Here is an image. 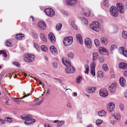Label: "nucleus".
Returning a JSON list of instances; mask_svg holds the SVG:
<instances>
[{
    "label": "nucleus",
    "instance_id": "63",
    "mask_svg": "<svg viewBox=\"0 0 127 127\" xmlns=\"http://www.w3.org/2000/svg\"><path fill=\"white\" fill-rule=\"evenodd\" d=\"M39 83L40 85H42L43 86H44V84L42 82H41L40 80V81H39Z\"/></svg>",
    "mask_w": 127,
    "mask_h": 127
},
{
    "label": "nucleus",
    "instance_id": "56",
    "mask_svg": "<svg viewBox=\"0 0 127 127\" xmlns=\"http://www.w3.org/2000/svg\"><path fill=\"white\" fill-rule=\"evenodd\" d=\"M53 65L54 67H56L57 66V64L55 62H54L53 63Z\"/></svg>",
    "mask_w": 127,
    "mask_h": 127
},
{
    "label": "nucleus",
    "instance_id": "3",
    "mask_svg": "<svg viewBox=\"0 0 127 127\" xmlns=\"http://www.w3.org/2000/svg\"><path fill=\"white\" fill-rule=\"evenodd\" d=\"M44 11L46 14L49 17H53L55 14L54 11L50 8L45 9Z\"/></svg>",
    "mask_w": 127,
    "mask_h": 127
},
{
    "label": "nucleus",
    "instance_id": "42",
    "mask_svg": "<svg viewBox=\"0 0 127 127\" xmlns=\"http://www.w3.org/2000/svg\"><path fill=\"white\" fill-rule=\"evenodd\" d=\"M62 27V25L61 24H57L56 26V29L58 31L60 30Z\"/></svg>",
    "mask_w": 127,
    "mask_h": 127
},
{
    "label": "nucleus",
    "instance_id": "47",
    "mask_svg": "<svg viewBox=\"0 0 127 127\" xmlns=\"http://www.w3.org/2000/svg\"><path fill=\"white\" fill-rule=\"evenodd\" d=\"M71 25L73 27L74 29L75 30H76L77 29V27L76 25L74 24V21H72L71 23Z\"/></svg>",
    "mask_w": 127,
    "mask_h": 127
},
{
    "label": "nucleus",
    "instance_id": "24",
    "mask_svg": "<svg viewBox=\"0 0 127 127\" xmlns=\"http://www.w3.org/2000/svg\"><path fill=\"white\" fill-rule=\"evenodd\" d=\"M35 121V119L27 120L25 121L24 123L26 125H29L32 124V123L34 122Z\"/></svg>",
    "mask_w": 127,
    "mask_h": 127
},
{
    "label": "nucleus",
    "instance_id": "37",
    "mask_svg": "<svg viewBox=\"0 0 127 127\" xmlns=\"http://www.w3.org/2000/svg\"><path fill=\"white\" fill-rule=\"evenodd\" d=\"M41 50L44 52H47L48 51L47 48L44 45H42L41 47Z\"/></svg>",
    "mask_w": 127,
    "mask_h": 127
},
{
    "label": "nucleus",
    "instance_id": "40",
    "mask_svg": "<svg viewBox=\"0 0 127 127\" xmlns=\"http://www.w3.org/2000/svg\"><path fill=\"white\" fill-rule=\"evenodd\" d=\"M81 19L82 20V22L84 24L87 25L88 24V20L86 19L83 17H81Z\"/></svg>",
    "mask_w": 127,
    "mask_h": 127
},
{
    "label": "nucleus",
    "instance_id": "15",
    "mask_svg": "<svg viewBox=\"0 0 127 127\" xmlns=\"http://www.w3.org/2000/svg\"><path fill=\"white\" fill-rule=\"evenodd\" d=\"M49 39L50 41L53 43H54L56 41V39L55 37L52 33H50L48 34V36Z\"/></svg>",
    "mask_w": 127,
    "mask_h": 127
},
{
    "label": "nucleus",
    "instance_id": "38",
    "mask_svg": "<svg viewBox=\"0 0 127 127\" xmlns=\"http://www.w3.org/2000/svg\"><path fill=\"white\" fill-rule=\"evenodd\" d=\"M103 5L106 7H108L109 6V5L108 3V0H104Z\"/></svg>",
    "mask_w": 127,
    "mask_h": 127
},
{
    "label": "nucleus",
    "instance_id": "13",
    "mask_svg": "<svg viewBox=\"0 0 127 127\" xmlns=\"http://www.w3.org/2000/svg\"><path fill=\"white\" fill-rule=\"evenodd\" d=\"M115 104L113 102H110L107 106V109L110 112L112 111L114 109Z\"/></svg>",
    "mask_w": 127,
    "mask_h": 127
},
{
    "label": "nucleus",
    "instance_id": "23",
    "mask_svg": "<svg viewBox=\"0 0 127 127\" xmlns=\"http://www.w3.org/2000/svg\"><path fill=\"white\" fill-rule=\"evenodd\" d=\"M95 87H89L87 89V92L90 93H93L95 92Z\"/></svg>",
    "mask_w": 127,
    "mask_h": 127
},
{
    "label": "nucleus",
    "instance_id": "19",
    "mask_svg": "<svg viewBox=\"0 0 127 127\" xmlns=\"http://www.w3.org/2000/svg\"><path fill=\"white\" fill-rule=\"evenodd\" d=\"M119 68L125 69H127V64L125 63L122 62L119 65Z\"/></svg>",
    "mask_w": 127,
    "mask_h": 127
},
{
    "label": "nucleus",
    "instance_id": "31",
    "mask_svg": "<svg viewBox=\"0 0 127 127\" xmlns=\"http://www.w3.org/2000/svg\"><path fill=\"white\" fill-rule=\"evenodd\" d=\"M24 34H17L16 36V38L18 39H21L22 38L24 37Z\"/></svg>",
    "mask_w": 127,
    "mask_h": 127
},
{
    "label": "nucleus",
    "instance_id": "10",
    "mask_svg": "<svg viewBox=\"0 0 127 127\" xmlns=\"http://www.w3.org/2000/svg\"><path fill=\"white\" fill-rule=\"evenodd\" d=\"M65 70L67 73L70 74L73 73L75 71L74 68L71 65L66 67L65 68Z\"/></svg>",
    "mask_w": 127,
    "mask_h": 127
},
{
    "label": "nucleus",
    "instance_id": "16",
    "mask_svg": "<svg viewBox=\"0 0 127 127\" xmlns=\"http://www.w3.org/2000/svg\"><path fill=\"white\" fill-rule=\"evenodd\" d=\"M21 117V119L24 120H30L32 119V116L29 115H22Z\"/></svg>",
    "mask_w": 127,
    "mask_h": 127
},
{
    "label": "nucleus",
    "instance_id": "6",
    "mask_svg": "<svg viewBox=\"0 0 127 127\" xmlns=\"http://www.w3.org/2000/svg\"><path fill=\"white\" fill-rule=\"evenodd\" d=\"M85 43L87 47L89 49L91 48L92 47L91 41L89 38H86L85 40Z\"/></svg>",
    "mask_w": 127,
    "mask_h": 127
},
{
    "label": "nucleus",
    "instance_id": "44",
    "mask_svg": "<svg viewBox=\"0 0 127 127\" xmlns=\"http://www.w3.org/2000/svg\"><path fill=\"white\" fill-rule=\"evenodd\" d=\"M82 80V78L81 76H79L76 79V82L77 83H80Z\"/></svg>",
    "mask_w": 127,
    "mask_h": 127
},
{
    "label": "nucleus",
    "instance_id": "59",
    "mask_svg": "<svg viewBox=\"0 0 127 127\" xmlns=\"http://www.w3.org/2000/svg\"><path fill=\"white\" fill-rule=\"evenodd\" d=\"M42 101H40L39 102H38L36 103L35 105H38L42 103Z\"/></svg>",
    "mask_w": 127,
    "mask_h": 127
},
{
    "label": "nucleus",
    "instance_id": "1",
    "mask_svg": "<svg viewBox=\"0 0 127 127\" xmlns=\"http://www.w3.org/2000/svg\"><path fill=\"white\" fill-rule=\"evenodd\" d=\"M73 42V38L71 36L66 37L63 40V44L65 46H68L71 45Z\"/></svg>",
    "mask_w": 127,
    "mask_h": 127
},
{
    "label": "nucleus",
    "instance_id": "60",
    "mask_svg": "<svg viewBox=\"0 0 127 127\" xmlns=\"http://www.w3.org/2000/svg\"><path fill=\"white\" fill-rule=\"evenodd\" d=\"M90 11L87 13H84L85 15L86 16H89L90 15Z\"/></svg>",
    "mask_w": 127,
    "mask_h": 127
},
{
    "label": "nucleus",
    "instance_id": "8",
    "mask_svg": "<svg viewBox=\"0 0 127 127\" xmlns=\"http://www.w3.org/2000/svg\"><path fill=\"white\" fill-rule=\"evenodd\" d=\"M116 85L115 83L112 84L109 87V91L111 93H114L116 90Z\"/></svg>",
    "mask_w": 127,
    "mask_h": 127
},
{
    "label": "nucleus",
    "instance_id": "49",
    "mask_svg": "<svg viewBox=\"0 0 127 127\" xmlns=\"http://www.w3.org/2000/svg\"><path fill=\"white\" fill-rule=\"evenodd\" d=\"M95 62H93V63L91 65L90 68L92 69H95Z\"/></svg>",
    "mask_w": 127,
    "mask_h": 127
},
{
    "label": "nucleus",
    "instance_id": "62",
    "mask_svg": "<svg viewBox=\"0 0 127 127\" xmlns=\"http://www.w3.org/2000/svg\"><path fill=\"white\" fill-rule=\"evenodd\" d=\"M14 100L17 101H20V100L18 98H14Z\"/></svg>",
    "mask_w": 127,
    "mask_h": 127
},
{
    "label": "nucleus",
    "instance_id": "57",
    "mask_svg": "<svg viewBox=\"0 0 127 127\" xmlns=\"http://www.w3.org/2000/svg\"><path fill=\"white\" fill-rule=\"evenodd\" d=\"M99 62L100 63H103L104 61V58L103 57H101L99 59Z\"/></svg>",
    "mask_w": 127,
    "mask_h": 127
},
{
    "label": "nucleus",
    "instance_id": "20",
    "mask_svg": "<svg viewBox=\"0 0 127 127\" xmlns=\"http://www.w3.org/2000/svg\"><path fill=\"white\" fill-rule=\"evenodd\" d=\"M66 1L68 4L71 5H75L77 3L76 0H66Z\"/></svg>",
    "mask_w": 127,
    "mask_h": 127
},
{
    "label": "nucleus",
    "instance_id": "36",
    "mask_svg": "<svg viewBox=\"0 0 127 127\" xmlns=\"http://www.w3.org/2000/svg\"><path fill=\"white\" fill-rule=\"evenodd\" d=\"M64 122L63 121H59L57 123V127H61L63 124H64Z\"/></svg>",
    "mask_w": 127,
    "mask_h": 127
},
{
    "label": "nucleus",
    "instance_id": "33",
    "mask_svg": "<svg viewBox=\"0 0 127 127\" xmlns=\"http://www.w3.org/2000/svg\"><path fill=\"white\" fill-rule=\"evenodd\" d=\"M123 37L126 39L127 38V31H123L122 33Z\"/></svg>",
    "mask_w": 127,
    "mask_h": 127
},
{
    "label": "nucleus",
    "instance_id": "14",
    "mask_svg": "<svg viewBox=\"0 0 127 127\" xmlns=\"http://www.w3.org/2000/svg\"><path fill=\"white\" fill-rule=\"evenodd\" d=\"M119 51L120 53H122L125 56L127 57V51L124 47H120Z\"/></svg>",
    "mask_w": 127,
    "mask_h": 127
},
{
    "label": "nucleus",
    "instance_id": "11",
    "mask_svg": "<svg viewBox=\"0 0 127 127\" xmlns=\"http://www.w3.org/2000/svg\"><path fill=\"white\" fill-rule=\"evenodd\" d=\"M62 62L63 64L66 67H68L71 66V63L69 60H67L64 58H62Z\"/></svg>",
    "mask_w": 127,
    "mask_h": 127
},
{
    "label": "nucleus",
    "instance_id": "32",
    "mask_svg": "<svg viewBox=\"0 0 127 127\" xmlns=\"http://www.w3.org/2000/svg\"><path fill=\"white\" fill-rule=\"evenodd\" d=\"M74 56V53L71 52H69L67 54L68 57L70 59H72Z\"/></svg>",
    "mask_w": 127,
    "mask_h": 127
},
{
    "label": "nucleus",
    "instance_id": "22",
    "mask_svg": "<svg viewBox=\"0 0 127 127\" xmlns=\"http://www.w3.org/2000/svg\"><path fill=\"white\" fill-rule=\"evenodd\" d=\"M76 38L77 40L81 44L83 43V40L81 35L80 34H77L76 35Z\"/></svg>",
    "mask_w": 127,
    "mask_h": 127
},
{
    "label": "nucleus",
    "instance_id": "46",
    "mask_svg": "<svg viewBox=\"0 0 127 127\" xmlns=\"http://www.w3.org/2000/svg\"><path fill=\"white\" fill-rule=\"evenodd\" d=\"M102 121L101 120H97L96 122V123L97 126H99L102 122Z\"/></svg>",
    "mask_w": 127,
    "mask_h": 127
},
{
    "label": "nucleus",
    "instance_id": "27",
    "mask_svg": "<svg viewBox=\"0 0 127 127\" xmlns=\"http://www.w3.org/2000/svg\"><path fill=\"white\" fill-rule=\"evenodd\" d=\"M98 53L96 52H94L93 53V61H95L98 58Z\"/></svg>",
    "mask_w": 127,
    "mask_h": 127
},
{
    "label": "nucleus",
    "instance_id": "34",
    "mask_svg": "<svg viewBox=\"0 0 127 127\" xmlns=\"http://www.w3.org/2000/svg\"><path fill=\"white\" fill-rule=\"evenodd\" d=\"M33 46L39 52L40 51V48L39 46L37 43H34L33 44Z\"/></svg>",
    "mask_w": 127,
    "mask_h": 127
},
{
    "label": "nucleus",
    "instance_id": "25",
    "mask_svg": "<svg viewBox=\"0 0 127 127\" xmlns=\"http://www.w3.org/2000/svg\"><path fill=\"white\" fill-rule=\"evenodd\" d=\"M101 41L102 43L106 45L108 42V39L105 37H102L101 38Z\"/></svg>",
    "mask_w": 127,
    "mask_h": 127
},
{
    "label": "nucleus",
    "instance_id": "41",
    "mask_svg": "<svg viewBox=\"0 0 127 127\" xmlns=\"http://www.w3.org/2000/svg\"><path fill=\"white\" fill-rule=\"evenodd\" d=\"M98 76L99 77L102 78L103 77V72L101 71H99L98 72Z\"/></svg>",
    "mask_w": 127,
    "mask_h": 127
},
{
    "label": "nucleus",
    "instance_id": "4",
    "mask_svg": "<svg viewBox=\"0 0 127 127\" xmlns=\"http://www.w3.org/2000/svg\"><path fill=\"white\" fill-rule=\"evenodd\" d=\"M117 9L114 6H112L110 8V12L111 15L113 16L116 17L118 16Z\"/></svg>",
    "mask_w": 127,
    "mask_h": 127
},
{
    "label": "nucleus",
    "instance_id": "61",
    "mask_svg": "<svg viewBox=\"0 0 127 127\" xmlns=\"http://www.w3.org/2000/svg\"><path fill=\"white\" fill-rule=\"evenodd\" d=\"M31 95V94H28L27 95H25L24 96L22 97L21 98H20V99L24 98L25 97H26L30 95Z\"/></svg>",
    "mask_w": 127,
    "mask_h": 127
},
{
    "label": "nucleus",
    "instance_id": "12",
    "mask_svg": "<svg viewBox=\"0 0 127 127\" xmlns=\"http://www.w3.org/2000/svg\"><path fill=\"white\" fill-rule=\"evenodd\" d=\"M99 95L102 97H105L108 95L107 91L105 89H101L99 91Z\"/></svg>",
    "mask_w": 127,
    "mask_h": 127
},
{
    "label": "nucleus",
    "instance_id": "35",
    "mask_svg": "<svg viewBox=\"0 0 127 127\" xmlns=\"http://www.w3.org/2000/svg\"><path fill=\"white\" fill-rule=\"evenodd\" d=\"M85 71H84V73L86 74H88V73L89 71V66L87 64H86L85 65Z\"/></svg>",
    "mask_w": 127,
    "mask_h": 127
},
{
    "label": "nucleus",
    "instance_id": "43",
    "mask_svg": "<svg viewBox=\"0 0 127 127\" xmlns=\"http://www.w3.org/2000/svg\"><path fill=\"white\" fill-rule=\"evenodd\" d=\"M90 73L93 77L95 76V69L91 68Z\"/></svg>",
    "mask_w": 127,
    "mask_h": 127
},
{
    "label": "nucleus",
    "instance_id": "2",
    "mask_svg": "<svg viewBox=\"0 0 127 127\" xmlns=\"http://www.w3.org/2000/svg\"><path fill=\"white\" fill-rule=\"evenodd\" d=\"M90 27L92 29L95 31L98 32L99 31V24L96 21L93 22L90 25Z\"/></svg>",
    "mask_w": 127,
    "mask_h": 127
},
{
    "label": "nucleus",
    "instance_id": "48",
    "mask_svg": "<svg viewBox=\"0 0 127 127\" xmlns=\"http://www.w3.org/2000/svg\"><path fill=\"white\" fill-rule=\"evenodd\" d=\"M6 45L8 46H10L11 45V43L10 41L7 40L6 43Z\"/></svg>",
    "mask_w": 127,
    "mask_h": 127
},
{
    "label": "nucleus",
    "instance_id": "26",
    "mask_svg": "<svg viewBox=\"0 0 127 127\" xmlns=\"http://www.w3.org/2000/svg\"><path fill=\"white\" fill-rule=\"evenodd\" d=\"M40 38L44 42H46V38L45 37V35L44 34L42 33H41L40 34Z\"/></svg>",
    "mask_w": 127,
    "mask_h": 127
},
{
    "label": "nucleus",
    "instance_id": "17",
    "mask_svg": "<svg viewBox=\"0 0 127 127\" xmlns=\"http://www.w3.org/2000/svg\"><path fill=\"white\" fill-rule=\"evenodd\" d=\"M50 50L51 53L54 55H56L58 54V52L56 48L53 46L50 47Z\"/></svg>",
    "mask_w": 127,
    "mask_h": 127
},
{
    "label": "nucleus",
    "instance_id": "30",
    "mask_svg": "<svg viewBox=\"0 0 127 127\" xmlns=\"http://www.w3.org/2000/svg\"><path fill=\"white\" fill-rule=\"evenodd\" d=\"M113 115L114 118L117 120H120L121 117L119 114L118 113H116Z\"/></svg>",
    "mask_w": 127,
    "mask_h": 127
},
{
    "label": "nucleus",
    "instance_id": "9",
    "mask_svg": "<svg viewBox=\"0 0 127 127\" xmlns=\"http://www.w3.org/2000/svg\"><path fill=\"white\" fill-rule=\"evenodd\" d=\"M99 50L100 54L103 55H106L108 53L107 50L104 47H100L99 49Z\"/></svg>",
    "mask_w": 127,
    "mask_h": 127
},
{
    "label": "nucleus",
    "instance_id": "29",
    "mask_svg": "<svg viewBox=\"0 0 127 127\" xmlns=\"http://www.w3.org/2000/svg\"><path fill=\"white\" fill-rule=\"evenodd\" d=\"M117 48L116 45H112L110 47L111 53L112 54L113 53V51Z\"/></svg>",
    "mask_w": 127,
    "mask_h": 127
},
{
    "label": "nucleus",
    "instance_id": "51",
    "mask_svg": "<svg viewBox=\"0 0 127 127\" xmlns=\"http://www.w3.org/2000/svg\"><path fill=\"white\" fill-rule=\"evenodd\" d=\"M13 64L17 67H19L20 66V65L18 62H13Z\"/></svg>",
    "mask_w": 127,
    "mask_h": 127
},
{
    "label": "nucleus",
    "instance_id": "52",
    "mask_svg": "<svg viewBox=\"0 0 127 127\" xmlns=\"http://www.w3.org/2000/svg\"><path fill=\"white\" fill-rule=\"evenodd\" d=\"M66 105L67 107L69 108H72V106L71 104L69 102H68L67 103Z\"/></svg>",
    "mask_w": 127,
    "mask_h": 127
},
{
    "label": "nucleus",
    "instance_id": "58",
    "mask_svg": "<svg viewBox=\"0 0 127 127\" xmlns=\"http://www.w3.org/2000/svg\"><path fill=\"white\" fill-rule=\"evenodd\" d=\"M6 119H7V121L9 122H10L12 121V119L8 117L6 118Z\"/></svg>",
    "mask_w": 127,
    "mask_h": 127
},
{
    "label": "nucleus",
    "instance_id": "18",
    "mask_svg": "<svg viewBox=\"0 0 127 127\" xmlns=\"http://www.w3.org/2000/svg\"><path fill=\"white\" fill-rule=\"evenodd\" d=\"M38 25L39 27L41 30L44 29L46 28L45 24L42 21H39L38 23Z\"/></svg>",
    "mask_w": 127,
    "mask_h": 127
},
{
    "label": "nucleus",
    "instance_id": "64",
    "mask_svg": "<svg viewBox=\"0 0 127 127\" xmlns=\"http://www.w3.org/2000/svg\"><path fill=\"white\" fill-rule=\"evenodd\" d=\"M124 73L125 76H127V71H125Z\"/></svg>",
    "mask_w": 127,
    "mask_h": 127
},
{
    "label": "nucleus",
    "instance_id": "5",
    "mask_svg": "<svg viewBox=\"0 0 127 127\" xmlns=\"http://www.w3.org/2000/svg\"><path fill=\"white\" fill-rule=\"evenodd\" d=\"M34 58L35 56L34 55L28 54L26 55L24 58V60L27 62H31L34 61Z\"/></svg>",
    "mask_w": 127,
    "mask_h": 127
},
{
    "label": "nucleus",
    "instance_id": "53",
    "mask_svg": "<svg viewBox=\"0 0 127 127\" xmlns=\"http://www.w3.org/2000/svg\"><path fill=\"white\" fill-rule=\"evenodd\" d=\"M110 123L113 125H114L117 122L114 120H111L110 121Z\"/></svg>",
    "mask_w": 127,
    "mask_h": 127
},
{
    "label": "nucleus",
    "instance_id": "28",
    "mask_svg": "<svg viewBox=\"0 0 127 127\" xmlns=\"http://www.w3.org/2000/svg\"><path fill=\"white\" fill-rule=\"evenodd\" d=\"M98 114L99 116H103L106 114V113L104 110H102L100 112H98Z\"/></svg>",
    "mask_w": 127,
    "mask_h": 127
},
{
    "label": "nucleus",
    "instance_id": "21",
    "mask_svg": "<svg viewBox=\"0 0 127 127\" xmlns=\"http://www.w3.org/2000/svg\"><path fill=\"white\" fill-rule=\"evenodd\" d=\"M119 82L120 85L122 87H124L125 86V80L123 77H121L120 78Z\"/></svg>",
    "mask_w": 127,
    "mask_h": 127
},
{
    "label": "nucleus",
    "instance_id": "45",
    "mask_svg": "<svg viewBox=\"0 0 127 127\" xmlns=\"http://www.w3.org/2000/svg\"><path fill=\"white\" fill-rule=\"evenodd\" d=\"M94 43L96 47H97L99 45V42L97 39H95L94 40Z\"/></svg>",
    "mask_w": 127,
    "mask_h": 127
},
{
    "label": "nucleus",
    "instance_id": "55",
    "mask_svg": "<svg viewBox=\"0 0 127 127\" xmlns=\"http://www.w3.org/2000/svg\"><path fill=\"white\" fill-rule=\"evenodd\" d=\"M3 55V56L5 57H6L7 56V55L5 51L2 50V53Z\"/></svg>",
    "mask_w": 127,
    "mask_h": 127
},
{
    "label": "nucleus",
    "instance_id": "7",
    "mask_svg": "<svg viewBox=\"0 0 127 127\" xmlns=\"http://www.w3.org/2000/svg\"><path fill=\"white\" fill-rule=\"evenodd\" d=\"M117 7L118 10L119 12L121 13H123L124 12L123 6L120 3H118L117 4Z\"/></svg>",
    "mask_w": 127,
    "mask_h": 127
},
{
    "label": "nucleus",
    "instance_id": "39",
    "mask_svg": "<svg viewBox=\"0 0 127 127\" xmlns=\"http://www.w3.org/2000/svg\"><path fill=\"white\" fill-rule=\"evenodd\" d=\"M102 68L105 71H107L108 70V68L107 65L105 64H103L102 65Z\"/></svg>",
    "mask_w": 127,
    "mask_h": 127
},
{
    "label": "nucleus",
    "instance_id": "50",
    "mask_svg": "<svg viewBox=\"0 0 127 127\" xmlns=\"http://www.w3.org/2000/svg\"><path fill=\"white\" fill-rule=\"evenodd\" d=\"M5 120L0 119V125L5 124Z\"/></svg>",
    "mask_w": 127,
    "mask_h": 127
},
{
    "label": "nucleus",
    "instance_id": "54",
    "mask_svg": "<svg viewBox=\"0 0 127 127\" xmlns=\"http://www.w3.org/2000/svg\"><path fill=\"white\" fill-rule=\"evenodd\" d=\"M120 109L122 110H123L124 109V107L123 104H121L120 106Z\"/></svg>",
    "mask_w": 127,
    "mask_h": 127
}]
</instances>
